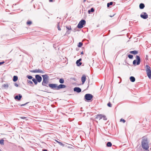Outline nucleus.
Returning <instances> with one entry per match:
<instances>
[{"mask_svg":"<svg viewBox=\"0 0 151 151\" xmlns=\"http://www.w3.org/2000/svg\"><path fill=\"white\" fill-rule=\"evenodd\" d=\"M141 145L142 148L146 150H148L149 148L147 139V138H143L142 139Z\"/></svg>","mask_w":151,"mask_h":151,"instance_id":"nucleus-1","label":"nucleus"},{"mask_svg":"<svg viewBox=\"0 0 151 151\" xmlns=\"http://www.w3.org/2000/svg\"><path fill=\"white\" fill-rule=\"evenodd\" d=\"M42 76L43 78V81L42 82V85L43 86L47 87L46 84H47L48 82V76L47 74L42 75Z\"/></svg>","mask_w":151,"mask_h":151,"instance_id":"nucleus-2","label":"nucleus"},{"mask_svg":"<svg viewBox=\"0 0 151 151\" xmlns=\"http://www.w3.org/2000/svg\"><path fill=\"white\" fill-rule=\"evenodd\" d=\"M146 71L147 72V75L150 79H151V68L150 66L148 65L146 66Z\"/></svg>","mask_w":151,"mask_h":151,"instance_id":"nucleus-3","label":"nucleus"},{"mask_svg":"<svg viewBox=\"0 0 151 151\" xmlns=\"http://www.w3.org/2000/svg\"><path fill=\"white\" fill-rule=\"evenodd\" d=\"M136 60H134L133 62V64L134 65H136V64L137 65H139L141 62V59L140 57L138 55H136Z\"/></svg>","mask_w":151,"mask_h":151,"instance_id":"nucleus-4","label":"nucleus"},{"mask_svg":"<svg viewBox=\"0 0 151 151\" xmlns=\"http://www.w3.org/2000/svg\"><path fill=\"white\" fill-rule=\"evenodd\" d=\"M93 97V96L90 93L86 94L84 96V99H86V101H90L91 100Z\"/></svg>","mask_w":151,"mask_h":151,"instance_id":"nucleus-5","label":"nucleus"},{"mask_svg":"<svg viewBox=\"0 0 151 151\" xmlns=\"http://www.w3.org/2000/svg\"><path fill=\"white\" fill-rule=\"evenodd\" d=\"M86 23V21L84 20H81L80 21L77 25V27L78 28H81L83 27V25Z\"/></svg>","mask_w":151,"mask_h":151,"instance_id":"nucleus-6","label":"nucleus"},{"mask_svg":"<svg viewBox=\"0 0 151 151\" xmlns=\"http://www.w3.org/2000/svg\"><path fill=\"white\" fill-rule=\"evenodd\" d=\"M29 71L31 72L34 73H45V71L44 70H42L39 69L30 70Z\"/></svg>","mask_w":151,"mask_h":151,"instance_id":"nucleus-7","label":"nucleus"},{"mask_svg":"<svg viewBox=\"0 0 151 151\" xmlns=\"http://www.w3.org/2000/svg\"><path fill=\"white\" fill-rule=\"evenodd\" d=\"M48 86L52 89L57 90V84H49Z\"/></svg>","mask_w":151,"mask_h":151,"instance_id":"nucleus-8","label":"nucleus"},{"mask_svg":"<svg viewBox=\"0 0 151 151\" xmlns=\"http://www.w3.org/2000/svg\"><path fill=\"white\" fill-rule=\"evenodd\" d=\"M140 17L144 19H147L148 17V14L145 12H143L140 14Z\"/></svg>","mask_w":151,"mask_h":151,"instance_id":"nucleus-9","label":"nucleus"},{"mask_svg":"<svg viewBox=\"0 0 151 151\" xmlns=\"http://www.w3.org/2000/svg\"><path fill=\"white\" fill-rule=\"evenodd\" d=\"M35 78L38 82L40 83L42 81V78L40 75H36L35 76Z\"/></svg>","mask_w":151,"mask_h":151,"instance_id":"nucleus-10","label":"nucleus"},{"mask_svg":"<svg viewBox=\"0 0 151 151\" xmlns=\"http://www.w3.org/2000/svg\"><path fill=\"white\" fill-rule=\"evenodd\" d=\"M66 86L64 84H60L58 86H57V90H59L60 89L64 88Z\"/></svg>","mask_w":151,"mask_h":151,"instance_id":"nucleus-11","label":"nucleus"},{"mask_svg":"<svg viewBox=\"0 0 151 151\" xmlns=\"http://www.w3.org/2000/svg\"><path fill=\"white\" fill-rule=\"evenodd\" d=\"M74 91L78 93H80L81 91V89L78 87H76L74 88Z\"/></svg>","mask_w":151,"mask_h":151,"instance_id":"nucleus-12","label":"nucleus"},{"mask_svg":"<svg viewBox=\"0 0 151 151\" xmlns=\"http://www.w3.org/2000/svg\"><path fill=\"white\" fill-rule=\"evenodd\" d=\"M86 79V76L84 74L83 75L81 78V80L83 84L84 83Z\"/></svg>","mask_w":151,"mask_h":151,"instance_id":"nucleus-13","label":"nucleus"},{"mask_svg":"<svg viewBox=\"0 0 151 151\" xmlns=\"http://www.w3.org/2000/svg\"><path fill=\"white\" fill-rule=\"evenodd\" d=\"M22 96L21 95L19 94L18 95H16L14 97L15 99H17L18 100H19L21 99L22 98Z\"/></svg>","mask_w":151,"mask_h":151,"instance_id":"nucleus-14","label":"nucleus"},{"mask_svg":"<svg viewBox=\"0 0 151 151\" xmlns=\"http://www.w3.org/2000/svg\"><path fill=\"white\" fill-rule=\"evenodd\" d=\"M103 115L102 114L98 115L96 116V119H99V120L103 118Z\"/></svg>","mask_w":151,"mask_h":151,"instance_id":"nucleus-15","label":"nucleus"},{"mask_svg":"<svg viewBox=\"0 0 151 151\" xmlns=\"http://www.w3.org/2000/svg\"><path fill=\"white\" fill-rule=\"evenodd\" d=\"M9 87L8 84H4L2 86V88H3L5 89H7Z\"/></svg>","mask_w":151,"mask_h":151,"instance_id":"nucleus-16","label":"nucleus"},{"mask_svg":"<svg viewBox=\"0 0 151 151\" xmlns=\"http://www.w3.org/2000/svg\"><path fill=\"white\" fill-rule=\"evenodd\" d=\"M138 51L136 50H133L130 51L129 52V53L131 54H133L134 55H136L138 53Z\"/></svg>","mask_w":151,"mask_h":151,"instance_id":"nucleus-17","label":"nucleus"},{"mask_svg":"<svg viewBox=\"0 0 151 151\" xmlns=\"http://www.w3.org/2000/svg\"><path fill=\"white\" fill-rule=\"evenodd\" d=\"M145 6V5L143 3H141L139 5V7L140 9H144Z\"/></svg>","mask_w":151,"mask_h":151,"instance_id":"nucleus-18","label":"nucleus"},{"mask_svg":"<svg viewBox=\"0 0 151 151\" xmlns=\"http://www.w3.org/2000/svg\"><path fill=\"white\" fill-rule=\"evenodd\" d=\"M129 79L130 81L133 82H134L135 80V78L133 76H131L129 78Z\"/></svg>","mask_w":151,"mask_h":151,"instance_id":"nucleus-19","label":"nucleus"},{"mask_svg":"<svg viewBox=\"0 0 151 151\" xmlns=\"http://www.w3.org/2000/svg\"><path fill=\"white\" fill-rule=\"evenodd\" d=\"M18 79V77L17 76H14L13 77V80L14 82L16 81Z\"/></svg>","mask_w":151,"mask_h":151,"instance_id":"nucleus-20","label":"nucleus"},{"mask_svg":"<svg viewBox=\"0 0 151 151\" xmlns=\"http://www.w3.org/2000/svg\"><path fill=\"white\" fill-rule=\"evenodd\" d=\"M27 84L30 85V86H32V85L33 84V83L30 80H27Z\"/></svg>","mask_w":151,"mask_h":151,"instance_id":"nucleus-21","label":"nucleus"},{"mask_svg":"<svg viewBox=\"0 0 151 151\" xmlns=\"http://www.w3.org/2000/svg\"><path fill=\"white\" fill-rule=\"evenodd\" d=\"M64 80L63 78H61L59 80V82L61 84H63L64 83Z\"/></svg>","mask_w":151,"mask_h":151,"instance_id":"nucleus-22","label":"nucleus"},{"mask_svg":"<svg viewBox=\"0 0 151 151\" xmlns=\"http://www.w3.org/2000/svg\"><path fill=\"white\" fill-rule=\"evenodd\" d=\"M32 81L34 83L35 85H37V84L38 82L37 81L36 79L33 78L32 79Z\"/></svg>","mask_w":151,"mask_h":151,"instance_id":"nucleus-23","label":"nucleus"},{"mask_svg":"<svg viewBox=\"0 0 151 151\" xmlns=\"http://www.w3.org/2000/svg\"><path fill=\"white\" fill-rule=\"evenodd\" d=\"M106 146L108 147H111L112 146V143L111 142H108L106 144Z\"/></svg>","mask_w":151,"mask_h":151,"instance_id":"nucleus-24","label":"nucleus"},{"mask_svg":"<svg viewBox=\"0 0 151 151\" xmlns=\"http://www.w3.org/2000/svg\"><path fill=\"white\" fill-rule=\"evenodd\" d=\"M78 60H77L76 61V63L77 64V65L78 66H80L82 64V63L81 62H78Z\"/></svg>","mask_w":151,"mask_h":151,"instance_id":"nucleus-25","label":"nucleus"},{"mask_svg":"<svg viewBox=\"0 0 151 151\" xmlns=\"http://www.w3.org/2000/svg\"><path fill=\"white\" fill-rule=\"evenodd\" d=\"M60 22H58L57 25V27L58 28V30L59 31L61 30V29L59 26Z\"/></svg>","mask_w":151,"mask_h":151,"instance_id":"nucleus-26","label":"nucleus"},{"mask_svg":"<svg viewBox=\"0 0 151 151\" xmlns=\"http://www.w3.org/2000/svg\"><path fill=\"white\" fill-rule=\"evenodd\" d=\"M66 27L68 30H71V28L70 26H66Z\"/></svg>","mask_w":151,"mask_h":151,"instance_id":"nucleus-27","label":"nucleus"},{"mask_svg":"<svg viewBox=\"0 0 151 151\" xmlns=\"http://www.w3.org/2000/svg\"><path fill=\"white\" fill-rule=\"evenodd\" d=\"M113 4V2H110L109 3H108L107 4V6L109 7L110 5H112Z\"/></svg>","mask_w":151,"mask_h":151,"instance_id":"nucleus-28","label":"nucleus"},{"mask_svg":"<svg viewBox=\"0 0 151 151\" xmlns=\"http://www.w3.org/2000/svg\"><path fill=\"white\" fill-rule=\"evenodd\" d=\"M4 140L3 139H1L0 140V144L2 145H4Z\"/></svg>","mask_w":151,"mask_h":151,"instance_id":"nucleus-29","label":"nucleus"},{"mask_svg":"<svg viewBox=\"0 0 151 151\" xmlns=\"http://www.w3.org/2000/svg\"><path fill=\"white\" fill-rule=\"evenodd\" d=\"M83 45V43L82 42H79L78 43V46L79 47H81Z\"/></svg>","mask_w":151,"mask_h":151,"instance_id":"nucleus-30","label":"nucleus"},{"mask_svg":"<svg viewBox=\"0 0 151 151\" xmlns=\"http://www.w3.org/2000/svg\"><path fill=\"white\" fill-rule=\"evenodd\" d=\"M27 78L29 79H31L33 77L31 76L28 75L27 76Z\"/></svg>","mask_w":151,"mask_h":151,"instance_id":"nucleus-31","label":"nucleus"},{"mask_svg":"<svg viewBox=\"0 0 151 151\" xmlns=\"http://www.w3.org/2000/svg\"><path fill=\"white\" fill-rule=\"evenodd\" d=\"M128 57L130 59H132L133 58V55L130 54H129Z\"/></svg>","mask_w":151,"mask_h":151,"instance_id":"nucleus-32","label":"nucleus"},{"mask_svg":"<svg viewBox=\"0 0 151 151\" xmlns=\"http://www.w3.org/2000/svg\"><path fill=\"white\" fill-rule=\"evenodd\" d=\"M32 24V22L30 21H28L27 22V25H30Z\"/></svg>","mask_w":151,"mask_h":151,"instance_id":"nucleus-33","label":"nucleus"},{"mask_svg":"<svg viewBox=\"0 0 151 151\" xmlns=\"http://www.w3.org/2000/svg\"><path fill=\"white\" fill-rule=\"evenodd\" d=\"M71 30H68L66 31V32L65 33V35L68 34V35L70 33Z\"/></svg>","mask_w":151,"mask_h":151,"instance_id":"nucleus-34","label":"nucleus"},{"mask_svg":"<svg viewBox=\"0 0 151 151\" xmlns=\"http://www.w3.org/2000/svg\"><path fill=\"white\" fill-rule=\"evenodd\" d=\"M56 141L58 143V144H59L60 145H61V146H63V145H64L63 144L60 142H59V141H58L57 140H56Z\"/></svg>","mask_w":151,"mask_h":151,"instance_id":"nucleus-35","label":"nucleus"},{"mask_svg":"<svg viewBox=\"0 0 151 151\" xmlns=\"http://www.w3.org/2000/svg\"><path fill=\"white\" fill-rule=\"evenodd\" d=\"M120 122H123V123H125L126 121L124 119H120Z\"/></svg>","mask_w":151,"mask_h":151,"instance_id":"nucleus-36","label":"nucleus"},{"mask_svg":"<svg viewBox=\"0 0 151 151\" xmlns=\"http://www.w3.org/2000/svg\"><path fill=\"white\" fill-rule=\"evenodd\" d=\"M103 119L104 120H106L107 119L105 116L103 115Z\"/></svg>","mask_w":151,"mask_h":151,"instance_id":"nucleus-37","label":"nucleus"},{"mask_svg":"<svg viewBox=\"0 0 151 151\" xmlns=\"http://www.w3.org/2000/svg\"><path fill=\"white\" fill-rule=\"evenodd\" d=\"M107 106L109 107H111V104L110 102H109V103L107 104Z\"/></svg>","mask_w":151,"mask_h":151,"instance_id":"nucleus-38","label":"nucleus"},{"mask_svg":"<svg viewBox=\"0 0 151 151\" xmlns=\"http://www.w3.org/2000/svg\"><path fill=\"white\" fill-rule=\"evenodd\" d=\"M90 10L91 12H93L94 11V9L93 8H91Z\"/></svg>","mask_w":151,"mask_h":151,"instance_id":"nucleus-39","label":"nucleus"},{"mask_svg":"<svg viewBox=\"0 0 151 151\" xmlns=\"http://www.w3.org/2000/svg\"><path fill=\"white\" fill-rule=\"evenodd\" d=\"M77 27L76 28H75L73 29L72 30V31L74 32H75L77 31Z\"/></svg>","mask_w":151,"mask_h":151,"instance_id":"nucleus-40","label":"nucleus"},{"mask_svg":"<svg viewBox=\"0 0 151 151\" xmlns=\"http://www.w3.org/2000/svg\"><path fill=\"white\" fill-rule=\"evenodd\" d=\"M20 118L22 119H25L26 118V117H24V116H23V117H20Z\"/></svg>","mask_w":151,"mask_h":151,"instance_id":"nucleus-41","label":"nucleus"},{"mask_svg":"<svg viewBox=\"0 0 151 151\" xmlns=\"http://www.w3.org/2000/svg\"><path fill=\"white\" fill-rule=\"evenodd\" d=\"M28 103L27 102V103H26L25 104H21V105L20 106H25V105H26Z\"/></svg>","mask_w":151,"mask_h":151,"instance_id":"nucleus-42","label":"nucleus"},{"mask_svg":"<svg viewBox=\"0 0 151 151\" xmlns=\"http://www.w3.org/2000/svg\"><path fill=\"white\" fill-rule=\"evenodd\" d=\"M4 61L0 62V65L4 64Z\"/></svg>","mask_w":151,"mask_h":151,"instance_id":"nucleus-43","label":"nucleus"},{"mask_svg":"<svg viewBox=\"0 0 151 151\" xmlns=\"http://www.w3.org/2000/svg\"><path fill=\"white\" fill-rule=\"evenodd\" d=\"M14 85L15 86L17 87L18 86V85L16 83H14Z\"/></svg>","mask_w":151,"mask_h":151,"instance_id":"nucleus-44","label":"nucleus"},{"mask_svg":"<svg viewBox=\"0 0 151 151\" xmlns=\"http://www.w3.org/2000/svg\"><path fill=\"white\" fill-rule=\"evenodd\" d=\"M82 60V59L81 58H80L79 59H78V62H81V61Z\"/></svg>","mask_w":151,"mask_h":151,"instance_id":"nucleus-45","label":"nucleus"},{"mask_svg":"<svg viewBox=\"0 0 151 151\" xmlns=\"http://www.w3.org/2000/svg\"><path fill=\"white\" fill-rule=\"evenodd\" d=\"M91 12L90 11V10H88V13L90 14L91 13Z\"/></svg>","mask_w":151,"mask_h":151,"instance_id":"nucleus-46","label":"nucleus"},{"mask_svg":"<svg viewBox=\"0 0 151 151\" xmlns=\"http://www.w3.org/2000/svg\"><path fill=\"white\" fill-rule=\"evenodd\" d=\"M53 1V0H49V1L50 2H52Z\"/></svg>","mask_w":151,"mask_h":151,"instance_id":"nucleus-47","label":"nucleus"},{"mask_svg":"<svg viewBox=\"0 0 151 151\" xmlns=\"http://www.w3.org/2000/svg\"><path fill=\"white\" fill-rule=\"evenodd\" d=\"M114 14L112 16H110L111 17H113L114 16Z\"/></svg>","mask_w":151,"mask_h":151,"instance_id":"nucleus-48","label":"nucleus"},{"mask_svg":"<svg viewBox=\"0 0 151 151\" xmlns=\"http://www.w3.org/2000/svg\"><path fill=\"white\" fill-rule=\"evenodd\" d=\"M83 54V51H82V52H81V54H82V55Z\"/></svg>","mask_w":151,"mask_h":151,"instance_id":"nucleus-49","label":"nucleus"},{"mask_svg":"<svg viewBox=\"0 0 151 151\" xmlns=\"http://www.w3.org/2000/svg\"><path fill=\"white\" fill-rule=\"evenodd\" d=\"M132 22H131L130 21L129 22L130 24V23Z\"/></svg>","mask_w":151,"mask_h":151,"instance_id":"nucleus-50","label":"nucleus"},{"mask_svg":"<svg viewBox=\"0 0 151 151\" xmlns=\"http://www.w3.org/2000/svg\"><path fill=\"white\" fill-rule=\"evenodd\" d=\"M86 0H84V2H85Z\"/></svg>","mask_w":151,"mask_h":151,"instance_id":"nucleus-51","label":"nucleus"},{"mask_svg":"<svg viewBox=\"0 0 151 151\" xmlns=\"http://www.w3.org/2000/svg\"><path fill=\"white\" fill-rule=\"evenodd\" d=\"M0 151H2L0 149Z\"/></svg>","mask_w":151,"mask_h":151,"instance_id":"nucleus-52","label":"nucleus"},{"mask_svg":"<svg viewBox=\"0 0 151 151\" xmlns=\"http://www.w3.org/2000/svg\"><path fill=\"white\" fill-rule=\"evenodd\" d=\"M33 0H32V1H33Z\"/></svg>","mask_w":151,"mask_h":151,"instance_id":"nucleus-53","label":"nucleus"}]
</instances>
